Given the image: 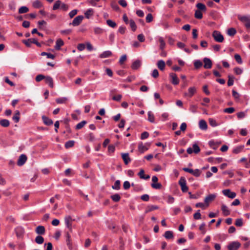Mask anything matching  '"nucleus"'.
Listing matches in <instances>:
<instances>
[{"instance_id":"obj_1","label":"nucleus","mask_w":250,"mask_h":250,"mask_svg":"<svg viewBox=\"0 0 250 250\" xmlns=\"http://www.w3.org/2000/svg\"><path fill=\"white\" fill-rule=\"evenodd\" d=\"M238 18L243 23L246 28L247 29L250 28V18L248 16L239 15Z\"/></svg>"},{"instance_id":"obj_2","label":"nucleus","mask_w":250,"mask_h":250,"mask_svg":"<svg viewBox=\"0 0 250 250\" xmlns=\"http://www.w3.org/2000/svg\"><path fill=\"white\" fill-rule=\"evenodd\" d=\"M22 42L28 47H31V43L36 44L38 47H41V43L39 42L35 39H28V40H23Z\"/></svg>"},{"instance_id":"obj_3","label":"nucleus","mask_w":250,"mask_h":250,"mask_svg":"<svg viewBox=\"0 0 250 250\" xmlns=\"http://www.w3.org/2000/svg\"><path fill=\"white\" fill-rule=\"evenodd\" d=\"M212 37L214 40L218 42H222L224 40V37L220 32L217 30H214L213 32Z\"/></svg>"},{"instance_id":"obj_4","label":"nucleus","mask_w":250,"mask_h":250,"mask_svg":"<svg viewBox=\"0 0 250 250\" xmlns=\"http://www.w3.org/2000/svg\"><path fill=\"white\" fill-rule=\"evenodd\" d=\"M179 184L181 187V190L183 192H186L188 190V187L186 185V180L183 177H181L179 181Z\"/></svg>"},{"instance_id":"obj_5","label":"nucleus","mask_w":250,"mask_h":250,"mask_svg":"<svg viewBox=\"0 0 250 250\" xmlns=\"http://www.w3.org/2000/svg\"><path fill=\"white\" fill-rule=\"evenodd\" d=\"M241 246V244L237 241L232 242L228 245L229 250H237Z\"/></svg>"},{"instance_id":"obj_6","label":"nucleus","mask_w":250,"mask_h":250,"mask_svg":"<svg viewBox=\"0 0 250 250\" xmlns=\"http://www.w3.org/2000/svg\"><path fill=\"white\" fill-rule=\"evenodd\" d=\"M83 18L84 17L82 15L78 16L74 18L72 22L69 23V25L77 26L81 23Z\"/></svg>"},{"instance_id":"obj_7","label":"nucleus","mask_w":250,"mask_h":250,"mask_svg":"<svg viewBox=\"0 0 250 250\" xmlns=\"http://www.w3.org/2000/svg\"><path fill=\"white\" fill-rule=\"evenodd\" d=\"M75 221V219H73L70 215H68L65 217L64 221L67 228L69 229L70 231H72V222Z\"/></svg>"},{"instance_id":"obj_8","label":"nucleus","mask_w":250,"mask_h":250,"mask_svg":"<svg viewBox=\"0 0 250 250\" xmlns=\"http://www.w3.org/2000/svg\"><path fill=\"white\" fill-rule=\"evenodd\" d=\"M222 192L224 195L231 199L234 198L236 195L235 192H231L229 189H224L222 191Z\"/></svg>"},{"instance_id":"obj_9","label":"nucleus","mask_w":250,"mask_h":250,"mask_svg":"<svg viewBox=\"0 0 250 250\" xmlns=\"http://www.w3.org/2000/svg\"><path fill=\"white\" fill-rule=\"evenodd\" d=\"M204 65V67L205 69H210L212 67V63L211 60L208 58H204L203 60Z\"/></svg>"},{"instance_id":"obj_10","label":"nucleus","mask_w":250,"mask_h":250,"mask_svg":"<svg viewBox=\"0 0 250 250\" xmlns=\"http://www.w3.org/2000/svg\"><path fill=\"white\" fill-rule=\"evenodd\" d=\"M27 159V156L25 154L21 155L18 160L17 165L19 166H21L23 165L26 162Z\"/></svg>"},{"instance_id":"obj_11","label":"nucleus","mask_w":250,"mask_h":250,"mask_svg":"<svg viewBox=\"0 0 250 250\" xmlns=\"http://www.w3.org/2000/svg\"><path fill=\"white\" fill-rule=\"evenodd\" d=\"M216 197V195L214 194H210L207 196L204 200V202L207 205V206H208L209 203L213 201Z\"/></svg>"},{"instance_id":"obj_12","label":"nucleus","mask_w":250,"mask_h":250,"mask_svg":"<svg viewBox=\"0 0 250 250\" xmlns=\"http://www.w3.org/2000/svg\"><path fill=\"white\" fill-rule=\"evenodd\" d=\"M170 77L171 78V82L174 85H177L179 83V80L177 75L173 73L169 74Z\"/></svg>"},{"instance_id":"obj_13","label":"nucleus","mask_w":250,"mask_h":250,"mask_svg":"<svg viewBox=\"0 0 250 250\" xmlns=\"http://www.w3.org/2000/svg\"><path fill=\"white\" fill-rule=\"evenodd\" d=\"M122 158L125 165H128L131 161V159L129 157L128 153H121Z\"/></svg>"},{"instance_id":"obj_14","label":"nucleus","mask_w":250,"mask_h":250,"mask_svg":"<svg viewBox=\"0 0 250 250\" xmlns=\"http://www.w3.org/2000/svg\"><path fill=\"white\" fill-rule=\"evenodd\" d=\"M35 231L37 234L39 235H43L45 232V229L44 226H38L35 230Z\"/></svg>"},{"instance_id":"obj_15","label":"nucleus","mask_w":250,"mask_h":250,"mask_svg":"<svg viewBox=\"0 0 250 250\" xmlns=\"http://www.w3.org/2000/svg\"><path fill=\"white\" fill-rule=\"evenodd\" d=\"M45 82L46 84H48L51 88L54 87L53 80L52 78L49 76H45Z\"/></svg>"},{"instance_id":"obj_16","label":"nucleus","mask_w":250,"mask_h":250,"mask_svg":"<svg viewBox=\"0 0 250 250\" xmlns=\"http://www.w3.org/2000/svg\"><path fill=\"white\" fill-rule=\"evenodd\" d=\"M42 119L44 124L47 125H51L53 123V121L51 119H49L45 116H42Z\"/></svg>"},{"instance_id":"obj_17","label":"nucleus","mask_w":250,"mask_h":250,"mask_svg":"<svg viewBox=\"0 0 250 250\" xmlns=\"http://www.w3.org/2000/svg\"><path fill=\"white\" fill-rule=\"evenodd\" d=\"M145 171L144 169H141L140 172L138 173V175L139 176L141 179L147 180L150 178V176L149 175H145Z\"/></svg>"},{"instance_id":"obj_18","label":"nucleus","mask_w":250,"mask_h":250,"mask_svg":"<svg viewBox=\"0 0 250 250\" xmlns=\"http://www.w3.org/2000/svg\"><path fill=\"white\" fill-rule=\"evenodd\" d=\"M15 232L18 237H21L24 233V229L21 227H17L15 229Z\"/></svg>"},{"instance_id":"obj_19","label":"nucleus","mask_w":250,"mask_h":250,"mask_svg":"<svg viewBox=\"0 0 250 250\" xmlns=\"http://www.w3.org/2000/svg\"><path fill=\"white\" fill-rule=\"evenodd\" d=\"M164 236L166 238V239L168 240L173 239L174 238L173 232L170 230L166 231L164 234Z\"/></svg>"},{"instance_id":"obj_20","label":"nucleus","mask_w":250,"mask_h":250,"mask_svg":"<svg viewBox=\"0 0 250 250\" xmlns=\"http://www.w3.org/2000/svg\"><path fill=\"white\" fill-rule=\"evenodd\" d=\"M141 64V61L139 60H137L132 63L131 68L133 70H136L140 67Z\"/></svg>"},{"instance_id":"obj_21","label":"nucleus","mask_w":250,"mask_h":250,"mask_svg":"<svg viewBox=\"0 0 250 250\" xmlns=\"http://www.w3.org/2000/svg\"><path fill=\"white\" fill-rule=\"evenodd\" d=\"M196 91V89L195 87H190L188 89V93H186L185 95L191 97L195 93Z\"/></svg>"},{"instance_id":"obj_22","label":"nucleus","mask_w":250,"mask_h":250,"mask_svg":"<svg viewBox=\"0 0 250 250\" xmlns=\"http://www.w3.org/2000/svg\"><path fill=\"white\" fill-rule=\"evenodd\" d=\"M158 68L161 71H163L166 66V63L163 60H159L157 63Z\"/></svg>"},{"instance_id":"obj_23","label":"nucleus","mask_w":250,"mask_h":250,"mask_svg":"<svg viewBox=\"0 0 250 250\" xmlns=\"http://www.w3.org/2000/svg\"><path fill=\"white\" fill-rule=\"evenodd\" d=\"M199 127L201 129L206 130L207 129L208 125L206 122L204 120H201L199 122Z\"/></svg>"},{"instance_id":"obj_24","label":"nucleus","mask_w":250,"mask_h":250,"mask_svg":"<svg viewBox=\"0 0 250 250\" xmlns=\"http://www.w3.org/2000/svg\"><path fill=\"white\" fill-rule=\"evenodd\" d=\"M148 147L146 146L143 145L142 142H141L138 145V150L141 153H144L145 151L147 150Z\"/></svg>"},{"instance_id":"obj_25","label":"nucleus","mask_w":250,"mask_h":250,"mask_svg":"<svg viewBox=\"0 0 250 250\" xmlns=\"http://www.w3.org/2000/svg\"><path fill=\"white\" fill-rule=\"evenodd\" d=\"M66 244L68 247L69 249L70 250H71L72 249V245L71 243L70 235L69 234L68 232L66 233Z\"/></svg>"},{"instance_id":"obj_26","label":"nucleus","mask_w":250,"mask_h":250,"mask_svg":"<svg viewBox=\"0 0 250 250\" xmlns=\"http://www.w3.org/2000/svg\"><path fill=\"white\" fill-rule=\"evenodd\" d=\"M221 210L225 216H228L230 214L229 210L225 205L223 204L221 206Z\"/></svg>"},{"instance_id":"obj_27","label":"nucleus","mask_w":250,"mask_h":250,"mask_svg":"<svg viewBox=\"0 0 250 250\" xmlns=\"http://www.w3.org/2000/svg\"><path fill=\"white\" fill-rule=\"evenodd\" d=\"M112 55V52L110 51H105L101 54L99 56L101 58H106Z\"/></svg>"},{"instance_id":"obj_28","label":"nucleus","mask_w":250,"mask_h":250,"mask_svg":"<svg viewBox=\"0 0 250 250\" xmlns=\"http://www.w3.org/2000/svg\"><path fill=\"white\" fill-rule=\"evenodd\" d=\"M64 44L63 41L61 39H59L56 41V44L55 46V49L56 50L60 49V48Z\"/></svg>"},{"instance_id":"obj_29","label":"nucleus","mask_w":250,"mask_h":250,"mask_svg":"<svg viewBox=\"0 0 250 250\" xmlns=\"http://www.w3.org/2000/svg\"><path fill=\"white\" fill-rule=\"evenodd\" d=\"M158 208H159V207L157 206H154V205L148 206L146 208V209L145 211V213H147L148 212L153 211V210L157 209H158Z\"/></svg>"},{"instance_id":"obj_30","label":"nucleus","mask_w":250,"mask_h":250,"mask_svg":"<svg viewBox=\"0 0 250 250\" xmlns=\"http://www.w3.org/2000/svg\"><path fill=\"white\" fill-rule=\"evenodd\" d=\"M93 10L92 8H89L85 11L84 15L86 18L89 19L90 17L93 15Z\"/></svg>"},{"instance_id":"obj_31","label":"nucleus","mask_w":250,"mask_h":250,"mask_svg":"<svg viewBox=\"0 0 250 250\" xmlns=\"http://www.w3.org/2000/svg\"><path fill=\"white\" fill-rule=\"evenodd\" d=\"M0 125L3 127H7L9 125L10 122L7 119H2L0 120Z\"/></svg>"},{"instance_id":"obj_32","label":"nucleus","mask_w":250,"mask_h":250,"mask_svg":"<svg viewBox=\"0 0 250 250\" xmlns=\"http://www.w3.org/2000/svg\"><path fill=\"white\" fill-rule=\"evenodd\" d=\"M35 241L38 244H42L44 242V238L41 235H38L36 237Z\"/></svg>"},{"instance_id":"obj_33","label":"nucleus","mask_w":250,"mask_h":250,"mask_svg":"<svg viewBox=\"0 0 250 250\" xmlns=\"http://www.w3.org/2000/svg\"><path fill=\"white\" fill-rule=\"evenodd\" d=\"M20 113L19 111L16 110L14 115L13 116V117L12 118L13 120L16 123L19 122V121L20 120Z\"/></svg>"},{"instance_id":"obj_34","label":"nucleus","mask_w":250,"mask_h":250,"mask_svg":"<svg viewBox=\"0 0 250 250\" xmlns=\"http://www.w3.org/2000/svg\"><path fill=\"white\" fill-rule=\"evenodd\" d=\"M203 65L202 62L200 60H196L194 62V66L195 69H199Z\"/></svg>"},{"instance_id":"obj_35","label":"nucleus","mask_w":250,"mask_h":250,"mask_svg":"<svg viewBox=\"0 0 250 250\" xmlns=\"http://www.w3.org/2000/svg\"><path fill=\"white\" fill-rule=\"evenodd\" d=\"M196 7L198 9V10L200 11H205L206 10L205 5L202 3H198L196 4Z\"/></svg>"},{"instance_id":"obj_36","label":"nucleus","mask_w":250,"mask_h":250,"mask_svg":"<svg viewBox=\"0 0 250 250\" xmlns=\"http://www.w3.org/2000/svg\"><path fill=\"white\" fill-rule=\"evenodd\" d=\"M236 33V30L234 28H230L227 31V34L230 36H234Z\"/></svg>"},{"instance_id":"obj_37","label":"nucleus","mask_w":250,"mask_h":250,"mask_svg":"<svg viewBox=\"0 0 250 250\" xmlns=\"http://www.w3.org/2000/svg\"><path fill=\"white\" fill-rule=\"evenodd\" d=\"M148 120L151 123L155 122V117L151 111L148 112Z\"/></svg>"},{"instance_id":"obj_38","label":"nucleus","mask_w":250,"mask_h":250,"mask_svg":"<svg viewBox=\"0 0 250 250\" xmlns=\"http://www.w3.org/2000/svg\"><path fill=\"white\" fill-rule=\"evenodd\" d=\"M228 85L230 86L233 84L234 77L232 75H228Z\"/></svg>"},{"instance_id":"obj_39","label":"nucleus","mask_w":250,"mask_h":250,"mask_svg":"<svg viewBox=\"0 0 250 250\" xmlns=\"http://www.w3.org/2000/svg\"><path fill=\"white\" fill-rule=\"evenodd\" d=\"M86 123H87V122L85 121H82L81 122L79 123V124H78L76 125V126L75 127L76 129L79 130V129H81L82 128H83L84 126V125H85L86 124Z\"/></svg>"},{"instance_id":"obj_40","label":"nucleus","mask_w":250,"mask_h":250,"mask_svg":"<svg viewBox=\"0 0 250 250\" xmlns=\"http://www.w3.org/2000/svg\"><path fill=\"white\" fill-rule=\"evenodd\" d=\"M111 198L113 201L117 202L120 200L121 196L119 194H115L111 196Z\"/></svg>"},{"instance_id":"obj_41","label":"nucleus","mask_w":250,"mask_h":250,"mask_svg":"<svg viewBox=\"0 0 250 250\" xmlns=\"http://www.w3.org/2000/svg\"><path fill=\"white\" fill-rule=\"evenodd\" d=\"M29 11V9L26 6H21L19 9L20 14L26 13Z\"/></svg>"},{"instance_id":"obj_42","label":"nucleus","mask_w":250,"mask_h":250,"mask_svg":"<svg viewBox=\"0 0 250 250\" xmlns=\"http://www.w3.org/2000/svg\"><path fill=\"white\" fill-rule=\"evenodd\" d=\"M120 181L118 180L115 181L114 185L112 186V188L114 189L119 190L120 189Z\"/></svg>"},{"instance_id":"obj_43","label":"nucleus","mask_w":250,"mask_h":250,"mask_svg":"<svg viewBox=\"0 0 250 250\" xmlns=\"http://www.w3.org/2000/svg\"><path fill=\"white\" fill-rule=\"evenodd\" d=\"M194 17L197 19H201L203 18V14L201 11L196 10L195 12Z\"/></svg>"},{"instance_id":"obj_44","label":"nucleus","mask_w":250,"mask_h":250,"mask_svg":"<svg viewBox=\"0 0 250 250\" xmlns=\"http://www.w3.org/2000/svg\"><path fill=\"white\" fill-rule=\"evenodd\" d=\"M75 143V141L73 140L68 141L65 144V147L66 148H68L74 146Z\"/></svg>"},{"instance_id":"obj_45","label":"nucleus","mask_w":250,"mask_h":250,"mask_svg":"<svg viewBox=\"0 0 250 250\" xmlns=\"http://www.w3.org/2000/svg\"><path fill=\"white\" fill-rule=\"evenodd\" d=\"M42 56H46L47 58L48 59H54L55 58V56L51 53H47L45 52H42L41 54Z\"/></svg>"},{"instance_id":"obj_46","label":"nucleus","mask_w":250,"mask_h":250,"mask_svg":"<svg viewBox=\"0 0 250 250\" xmlns=\"http://www.w3.org/2000/svg\"><path fill=\"white\" fill-rule=\"evenodd\" d=\"M106 23L109 26L112 28H115L117 25L116 22L111 20H107L106 21Z\"/></svg>"},{"instance_id":"obj_47","label":"nucleus","mask_w":250,"mask_h":250,"mask_svg":"<svg viewBox=\"0 0 250 250\" xmlns=\"http://www.w3.org/2000/svg\"><path fill=\"white\" fill-rule=\"evenodd\" d=\"M67 101V98L66 97L59 98L56 100V102L57 104H63Z\"/></svg>"},{"instance_id":"obj_48","label":"nucleus","mask_w":250,"mask_h":250,"mask_svg":"<svg viewBox=\"0 0 250 250\" xmlns=\"http://www.w3.org/2000/svg\"><path fill=\"white\" fill-rule=\"evenodd\" d=\"M61 4H62V2L61 0H57L55 2V3L53 5V9L54 10H56L59 9V8L61 6Z\"/></svg>"},{"instance_id":"obj_49","label":"nucleus","mask_w":250,"mask_h":250,"mask_svg":"<svg viewBox=\"0 0 250 250\" xmlns=\"http://www.w3.org/2000/svg\"><path fill=\"white\" fill-rule=\"evenodd\" d=\"M159 41L160 43V48L161 50H162L163 51L165 47V45H166L165 42L162 37H160L159 38Z\"/></svg>"},{"instance_id":"obj_50","label":"nucleus","mask_w":250,"mask_h":250,"mask_svg":"<svg viewBox=\"0 0 250 250\" xmlns=\"http://www.w3.org/2000/svg\"><path fill=\"white\" fill-rule=\"evenodd\" d=\"M192 148L193 152L196 154L198 153L200 151V148L196 144H194L192 145Z\"/></svg>"},{"instance_id":"obj_51","label":"nucleus","mask_w":250,"mask_h":250,"mask_svg":"<svg viewBox=\"0 0 250 250\" xmlns=\"http://www.w3.org/2000/svg\"><path fill=\"white\" fill-rule=\"evenodd\" d=\"M129 25L133 31H135L136 30V23L133 20L129 21Z\"/></svg>"},{"instance_id":"obj_52","label":"nucleus","mask_w":250,"mask_h":250,"mask_svg":"<svg viewBox=\"0 0 250 250\" xmlns=\"http://www.w3.org/2000/svg\"><path fill=\"white\" fill-rule=\"evenodd\" d=\"M151 187L155 189H161L162 187L161 184L159 183H154L151 184Z\"/></svg>"},{"instance_id":"obj_53","label":"nucleus","mask_w":250,"mask_h":250,"mask_svg":"<svg viewBox=\"0 0 250 250\" xmlns=\"http://www.w3.org/2000/svg\"><path fill=\"white\" fill-rule=\"evenodd\" d=\"M243 146H238L233 149V153L238 154L240 153L243 148Z\"/></svg>"},{"instance_id":"obj_54","label":"nucleus","mask_w":250,"mask_h":250,"mask_svg":"<svg viewBox=\"0 0 250 250\" xmlns=\"http://www.w3.org/2000/svg\"><path fill=\"white\" fill-rule=\"evenodd\" d=\"M33 6L35 8H39L42 6V4L39 0H36L33 2Z\"/></svg>"},{"instance_id":"obj_55","label":"nucleus","mask_w":250,"mask_h":250,"mask_svg":"<svg viewBox=\"0 0 250 250\" xmlns=\"http://www.w3.org/2000/svg\"><path fill=\"white\" fill-rule=\"evenodd\" d=\"M232 96L233 97H234V98L237 100H239V98H240V94L237 92L235 90H232Z\"/></svg>"},{"instance_id":"obj_56","label":"nucleus","mask_w":250,"mask_h":250,"mask_svg":"<svg viewBox=\"0 0 250 250\" xmlns=\"http://www.w3.org/2000/svg\"><path fill=\"white\" fill-rule=\"evenodd\" d=\"M243 224V220L241 218L237 219L235 221V225L237 227L242 226Z\"/></svg>"},{"instance_id":"obj_57","label":"nucleus","mask_w":250,"mask_h":250,"mask_svg":"<svg viewBox=\"0 0 250 250\" xmlns=\"http://www.w3.org/2000/svg\"><path fill=\"white\" fill-rule=\"evenodd\" d=\"M234 58L238 63L241 64L242 63V60L240 55L236 54L234 55Z\"/></svg>"},{"instance_id":"obj_58","label":"nucleus","mask_w":250,"mask_h":250,"mask_svg":"<svg viewBox=\"0 0 250 250\" xmlns=\"http://www.w3.org/2000/svg\"><path fill=\"white\" fill-rule=\"evenodd\" d=\"M200 211V210H198L194 214L193 218L194 219L198 220V219H201V215Z\"/></svg>"},{"instance_id":"obj_59","label":"nucleus","mask_w":250,"mask_h":250,"mask_svg":"<svg viewBox=\"0 0 250 250\" xmlns=\"http://www.w3.org/2000/svg\"><path fill=\"white\" fill-rule=\"evenodd\" d=\"M208 121H209V124L211 126H212L213 127H215L217 125V124L216 123V121L215 120H214L213 119L209 118L208 120Z\"/></svg>"},{"instance_id":"obj_60","label":"nucleus","mask_w":250,"mask_h":250,"mask_svg":"<svg viewBox=\"0 0 250 250\" xmlns=\"http://www.w3.org/2000/svg\"><path fill=\"white\" fill-rule=\"evenodd\" d=\"M235 111V109L233 107H229L225 108L224 110V112L228 113H232Z\"/></svg>"},{"instance_id":"obj_61","label":"nucleus","mask_w":250,"mask_h":250,"mask_svg":"<svg viewBox=\"0 0 250 250\" xmlns=\"http://www.w3.org/2000/svg\"><path fill=\"white\" fill-rule=\"evenodd\" d=\"M45 77V76L42 75V74H39L36 76L35 80L37 82H39L41 81L42 80L44 79Z\"/></svg>"},{"instance_id":"obj_62","label":"nucleus","mask_w":250,"mask_h":250,"mask_svg":"<svg viewBox=\"0 0 250 250\" xmlns=\"http://www.w3.org/2000/svg\"><path fill=\"white\" fill-rule=\"evenodd\" d=\"M94 33L96 34H101L103 32V30L100 27H95L94 29Z\"/></svg>"},{"instance_id":"obj_63","label":"nucleus","mask_w":250,"mask_h":250,"mask_svg":"<svg viewBox=\"0 0 250 250\" xmlns=\"http://www.w3.org/2000/svg\"><path fill=\"white\" fill-rule=\"evenodd\" d=\"M153 20V16L150 13H149L147 15L146 17V21L147 22H150Z\"/></svg>"},{"instance_id":"obj_64","label":"nucleus","mask_w":250,"mask_h":250,"mask_svg":"<svg viewBox=\"0 0 250 250\" xmlns=\"http://www.w3.org/2000/svg\"><path fill=\"white\" fill-rule=\"evenodd\" d=\"M201 173V171L199 169H196L193 170V173L192 174L195 177H199Z\"/></svg>"}]
</instances>
